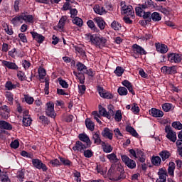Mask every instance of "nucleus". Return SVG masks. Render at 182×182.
Instances as JSON below:
<instances>
[{
	"instance_id": "nucleus-64",
	"label": "nucleus",
	"mask_w": 182,
	"mask_h": 182,
	"mask_svg": "<svg viewBox=\"0 0 182 182\" xmlns=\"http://www.w3.org/2000/svg\"><path fill=\"white\" fill-rule=\"evenodd\" d=\"M17 77L19 79V80H25V73L22 71H18L17 72Z\"/></svg>"
},
{
	"instance_id": "nucleus-8",
	"label": "nucleus",
	"mask_w": 182,
	"mask_h": 182,
	"mask_svg": "<svg viewBox=\"0 0 182 182\" xmlns=\"http://www.w3.org/2000/svg\"><path fill=\"white\" fill-rule=\"evenodd\" d=\"M165 132L166 133V137H167L170 141H172L173 143H176V141H177V134H176V132L171 129V127L166 126L165 127Z\"/></svg>"
},
{
	"instance_id": "nucleus-36",
	"label": "nucleus",
	"mask_w": 182,
	"mask_h": 182,
	"mask_svg": "<svg viewBox=\"0 0 182 182\" xmlns=\"http://www.w3.org/2000/svg\"><path fill=\"white\" fill-rule=\"evenodd\" d=\"M73 75L75 77H77V79H78L81 85H83V83H85V75L80 73H77L76 71H73Z\"/></svg>"
},
{
	"instance_id": "nucleus-56",
	"label": "nucleus",
	"mask_w": 182,
	"mask_h": 182,
	"mask_svg": "<svg viewBox=\"0 0 182 182\" xmlns=\"http://www.w3.org/2000/svg\"><path fill=\"white\" fill-rule=\"evenodd\" d=\"M92 116H93L95 120H96V122H97L99 123V124H102V121H100V119H99V118H100V114H99V113L97 111L92 112Z\"/></svg>"
},
{
	"instance_id": "nucleus-23",
	"label": "nucleus",
	"mask_w": 182,
	"mask_h": 182,
	"mask_svg": "<svg viewBox=\"0 0 182 182\" xmlns=\"http://www.w3.org/2000/svg\"><path fill=\"white\" fill-rule=\"evenodd\" d=\"M93 10L95 12V14H97V15H105L107 14V11L103 8V6L96 4L93 7Z\"/></svg>"
},
{
	"instance_id": "nucleus-11",
	"label": "nucleus",
	"mask_w": 182,
	"mask_h": 182,
	"mask_svg": "<svg viewBox=\"0 0 182 182\" xmlns=\"http://www.w3.org/2000/svg\"><path fill=\"white\" fill-rule=\"evenodd\" d=\"M161 72L167 75H176V73H177V66H163L161 68Z\"/></svg>"
},
{
	"instance_id": "nucleus-38",
	"label": "nucleus",
	"mask_w": 182,
	"mask_h": 182,
	"mask_svg": "<svg viewBox=\"0 0 182 182\" xmlns=\"http://www.w3.org/2000/svg\"><path fill=\"white\" fill-rule=\"evenodd\" d=\"M150 19H152L154 22H160L161 21V15L158 12H154L151 14Z\"/></svg>"
},
{
	"instance_id": "nucleus-16",
	"label": "nucleus",
	"mask_w": 182,
	"mask_h": 182,
	"mask_svg": "<svg viewBox=\"0 0 182 182\" xmlns=\"http://www.w3.org/2000/svg\"><path fill=\"white\" fill-rule=\"evenodd\" d=\"M78 139L80 141H83L87 145V147H90L92 146V141H90V138L87 134L82 133L78 135Z\"/></svg>"
},
{
	"instance_id": "nucleus-12",
	"label": "nucleus",
	"mask_w": 182,
	"mask_h": 182,
	"mask_svg": "<svg viewBox=\"0 0 182 182\" xmlns=\"http://www.w3.org/2000/svg\"><path fill=\"white\" fill-rule=\"evenodd\" d=\"M158 176L159 177V181H158V182H166L167 177H168L167 169H166L165 168H159L158 171Z\"/></svg>"
},
{
	"instance_id": "nucleus-10",
	"label": "nucleus",
	"mask_w": 182,
	"mask_h": 182,
	"mask_svg": "<svg viewBox=\"0 0 182 182\" xmlns=\"http://www.w3.org/2000/svg\"><path fill=\"white\" fill-rule=\"evenodd\" d=\"M32 164L33 167L38 168V170H42V171H48V166L42 161L38 159H32Z\"/></svg>"
},
{
	"instance_id": "nucleus-9",
	"label": "nucleus",
	"mask_w": 182,
	"mask_h": 182,
	"mask_svg": "<svg viewBox=\"0 0 182 182\" xmlns=\"http://www.w3.org/2000/svg\"><path fill=\"white\" fill-rule=\"evenodd\" d=\"M121 159L128 168H131V170L136 168V161L134 160L129 159L127 155H122Z\"/></svg>"
},
{
	"instance_id": "nucleus-13",
	"label": "nucleus",
	"mask_w": 182,
	"mask_h": 182,
	"mask_svg": "<svg viewBox=\"0 0 182 182\" xmlns=\"http://www.w3.org/2000/svg\"><path fill=\"white\" fill-rule=\"evenodd\" d=\"M90 146H87V145H85L82 141H77L74 146L73 147V150L74 151H80V153H83L86 149H89Z\"/></svg>"
},
{
	"instance_id": "nucleus-49",
	"label": "nucleus",
	"mask_w": 182,
	"mask_h": 182,
	"mask_svg": "<svg viewBox=\"0 0 182 182\" xmlns=\"http://www.w3.org/2000/svg\"><path fill=\"white\" fill-rule=\"evenodd\" d=\"M123 119V115H122V111L117 110L114 114V120L116 122H122Z\"/></svg>"
},
{
	"instance_id": "nucleus-40",
	"label": "nucleus",
	"mask_w": 182,
	"mask_h": 182,
	"mask_svg": "<svg viewBox=\"0 0 182 182\" xmlns=\"http://www.w3.org/2000/svg\"><path fill=\"white\" fill-rule=\"evenodd\" d=\"M24 100L27 105H33V102H35V99H33V97H31L28 94H24Z\"/></svg>"
},
{
	"instance_id": "nucleus-4",
	"label": "nucleus",
	"mask_w": 182,
	"mask_h": 182,
	"mask_svg": "<svg viewBox=\"0 0 182 182\" xmlns=\"http://www.w3.org/2000/svg\"><path fill=\"white\" fill-rule=\"evenodd\" d=\"M120 5L121 14L127 15V16H130V18H134V10H133V6L131 5H126L125 1H122Z\"/></svg>"
},
{
	"instance_id": "nucleus-14",
	"label": "nucleus",
	"mask_w": 182,
	"mask_h": 182,
	"mask_svg": "<svg viewBox=\"0 0 182 182\" xmlns=\"http://www.w3.org/2000/svg\"><path fill=\"white\" fill-rule=\"evenodd\" d=\"M97 92L101 97H103V99H112L113 95L112 93L107 92L103 89L102 87H97Z\"/></svg>"
},
{
	"instance_id": "nucleus-18",
	"label": "nucleus",
	"mask_w": 182,
	"mask_h": 182,
	"mask_svg": "<svg viewBox=\"0 0 182 182\" xmlns=\"http://www.w3.org/2000/svg\"><path fill=\"white\" fill-rule=\"evenodd\" d=\"M1 129H4L5 130H12V125L5 121H0V134H4L5 130Z\"/></svg>"
},
{
	"instance_id": "nucleus-41",
	"label": "nucleus",
	"mask_w": 182,
	"mask_h": 182,
	"mask_svg": "<svg viewBox=\"0 0 182 182\" xmlns=\"http://www.w3.org/2000/svg\"><path fill=\"white\" fill-rule=\"evenodd\" d=\"M87 25L88 28H90L92 31H94V32H99V28L96 27V25H95V22H93V21L89 20L87 22Z\"/></svg>"
},
{
	"instance_id": "nucleus-1",
	"label": "nucleus",
	"mask_w": 182,
	"mask_h": 182,
	"mask_svg": "<svg viewBox=\"0 0 182 182\" xmlns=\"http://www.w3.org/2000/svg\"><path fill=\"white\" fill-rule=\"evenodd\" d=\"M88 38L92 45H95L97 48H100V49L105 48L107 43V40L99 34H89Z\"/></svg>"
},
{
	"instance_id": "nucleus-17",
	"label": "nucleus",
	"mask_w": 182,
	"mask_h": 182,
	"mask_svg": "<svg viewBox=\"0 0 182 182\" xmlns=\"http://www.w3.org/2000/svg\"><path fill=\"white\" fill-rule=\"evenodd\" d=\"M99 112L101 116H104V117H107V119H110L112 116L114 114V112H113L112 109H110L107 112L106 109H105L104 107H100Z\"/></svg>"
},
{
	"instance_id": "nucleus-47",
	"label": "nucleus",
	"mask_w": 182,
	"mask_h": 182,
	"mask_svg": "<svg viewBox=\"0 0 182 182\" xmlns=\"http://www.w3.org/2000/svg\"><path fill=\"white\" fill-rule=\"evenodd\" d=\"M5 87L7 90H13V89H16V85L13 84L11 81H7L6 82Z\"/></svg>"
},
{
	"instance_id": "nucleus-30",
	"label": "nucleus",
	"mask_w": 182,
	"mask_h": 182,
	"mask_svg": "<svg viewBox=\"0 0 182 182\" xmlns=\"http://www.w3.org/2000/svg\"><path fill=\"white\" fill-rule=\"evenodd\" d=\"M101 144L104 153H112L113 151V147L109 144L102 141Z\"/></svg>"
},
{
	"instance_id": "nucleus-45",
	"label": "nucleus",
	"mask_w": 182,
	"mask_h": 182,
	"mask_svg": "<svg viewBox=\"0 0 182 182\" xmlns=\"http://www.w3.org/2000/svg\"><path fill=\"white\" fill-rule=\"evenodd\" d=\"M73 23H74V25H76L77 26H79L80 28L83 26V20H82V18L79 17H75L73 20Z\"/></svg>"
},
{
	"instance_id": "nucleus-59",
	"label": "nucleus",
	"mask_w": 182,
	"mask_h": 182,
	"mask_svg": "<svg viewBox=\"0 0 182 182\" xmlns=\"http://www.w3.org/2000/svg\"><path fill=\"white\" fill-rule=\"evenodd\" d=\"M172 127L177 129L178 130L182 129V124L180 122H174L172 123Z\"/></svg>"
},
{
	"instance_id": "nucleus-37",
	"label": "nucleus",
	"mask_w": 182,
	"mask_h": 182,
	"mask_svg": "<svg viewBox=\"0 0 182 182\" xmlns=\"http://www.w3.org/2000/svg\"><path fill=\"white\" fill-rule=\"evenodd\" d=\"M126 132H127V133L131 134V135L133 136V137H139V134L137 133L136 129H134V128H133L132 127L127 126Z\"/></svg>"
},
{
	"instance_id": "nucleus-31",
	"label": "nucleus",
	"mask_w": 182,
	"mask_h": 182,
	"mask_svg": "<svg viewBox=\"0 0 182 182\" xmlns=\"http://www.w3.org/2000/svg\"><path fill=\"white\" fill-rule=\"evenodd\" d=\"M135 159H137L140 163H144L146 161V158L144 157V152L141 150H136V156Z\"/></svg>"
},
{
	"instance_id": "nucleus-32",
	"label": "nucleus",
	"mask_w": 182,
	"mask_h": 182,
	"mask_svg": "<svg viewBox=\"0 0 182 182\" xmlns=\"http://www.w3.org/2000/svg\"><path fill=\"white\" fill-rule=\"evenodd\" d=\"M159 156L162 159V161H166L167 159H170L171 154H170V151L167 150H163L159 153Z\"/></svg>"
},
{
	"instance_id": "nucleus-25",
	"label": "nucleus",
	"mask_w": 182,
	"mask_h": 182,
	"mask_svg": "<svg viewBox=\"0 0 182 182\" xmlns=\"http://www.w3.org/2000/svg\"><path fill=\"white\" fill-rule=\"evenodd\" d=\"M150 114L153 117H163L164 116V112H163V111L156 108H152L150 110Z\"/></svg>"
},
{
	"instance_id": "nucleus-44",
	"label": "nucleus",
	"mask_w": 182,
	"mask_h": 182,
	"mask_svg": "<svg viewBox=\"0 0 182 182\" xmlns=\"http://www.w3.org/2000/svg\"><path fill=\"white\" fill-rule=\"evenodd\" d=\"M23 124L26 127L31 126L32 124V118L31 117H23Z\"/></svg>"
},
{
	"instance_id": "nucleus-51",
	"label": "nucleus",
	"mask_w": 182,
	"mask_h": 182,
	"mask_svg": "<svg viewBox=\"0 0 182 182\" xmlns=\"http://www.w3.org/2000/svg\"><path fill=\"white\" fill-rule=\"evenodd\" d=\"M82 153H84V156L87 159H90V157H93V151L90 149H85Z\"/></svg>"
},
{
	"instance_id": "nucleus-42",
	"label": "nucleus",
	"mask_w": 182,
	"mask_h": 182,
	"mask_svg": "<svg viewBox=\"0 0 182 182\" xmlns=\"http://www.w3.org/2000/svg\"><path fill=\"white\" fill-rule=\"evenodd\" d=\"M162 109L164 112H170V110H173L174 109V107L173 106V104L171 103H164L162 105Z\"/></svg>"
},
{
	"instance_id": "nucleus-43",
	"label": "nucleus",
	"mask_w": 182,
	"mask_h": 182,
	"mask_svg": "<svg viewBox=\"0 0 182 182\" xmlns=\"http://www.w3.org/2000/svg\"><path fill=\"white\" fill-rule=\"evenodd\" d=\"M111 28H112L114 31H120V29H122V24L118 21H114L111 23Z\"/></svg>"
},
{
	"instance_id": "nucleus-21",
	"label": "nucleus",
	"mask_w": 182,
	"mask_h": 182,
	"mask_svg": "<svg viewBox=\"0 0 182 182\" xmlns=\"http://www.w3.org/2000/svg\"><path fill=\"white\" fill-rule=\"evenodd\" d=\"M102 137L105 139H109V140H113V132L110 129L106 127L102 132Z\"/></svg>"
},
{
	"instance_id": "nucleus-58",
	"label": "nucleus",
	"mask_w": 182,
	"mask_h": 182,
	"mask_svg": "<svg viewBox=\"0 0 182 182\" xmlns=\"http://www.w3.org/2000/svg\"><path fill=\"white\" fill-rule=\"evenodd\" d=\"M39 120L41 123H44V124H49V123H50V121H49L48 117H45L44 115L40 116Z\"/></svg>"
},
{
	"instance_id": "nucleus-24",
	"label": "nucleus",
	"mask_w": 182,
	"mask_h": 182,
	"mask_svg": "<svg viewBox=\"0 0 182 182\" xmlns=\"http://www.w3.org/2000/svg\"><path fill=\"white\" fill-rule=\"evenodd\" d=\"M94 21L97 23L98 28L101 29V31H103V29L106 28V22H105V20H103V18L101 17H95Z\"/></svg>"
},
{
	"instance_id": "nucleus-62",
	"label": "nucleus",
	"mask_w": 182,
	"mask_h": 182,
	"mask_svg": "<svg viewBox=\"0 0 182 182\" xmlns=\"http://www.w3.org/2000/svg\"><path fill=\"white\" fill-rule=\"evenodd\" d=\"M50 164L53 166V167H58V166H60V161L58 159H53L50 161Z\"/></svg>"
},
{
	"instance_id": "nucleus-50",
	"label": "nucleus",
	"mask_w": 182,
	"mask_h": 182,
	"mask_svg": "<svg viewBox=\"0 0 182 182\" xmlns=\"http://www.w3.org/2000/svg\"><path fill=\"white\" fill-rule=\"evenodd\" d=\"M38 72L40 79H43V77L46 76V70L43 68L40 67L38 70Z\"/></svg>"
},
{
	"instance_id": "nucleus-29",
	"label": "nucleus",
	"mask_w": 182,
	"mask_h": 182,
	"mask_svg": "<svg viewBox=\"0 0 182 182\" xmlns=\"http://www.w3.org/2000/svg\"><path fill=\"white\" fill-rule=\"evenodd\" d=\"M77 70L81 72V73H87V67L85 64L77 62L76 64Z\"/></svg>"
},
{
	"instance_id": "nucleus-60",
	"label": "nucleus",
	"mask_w": 182,
	"mask_h": 182,
	"mask_svg": "<svg viewBox=\"0 0 182 182\" xmlns=\"http://www.w3.org/2000/svg\"><path fill=\"white\" fill-rule=\"evenodd\" d=\"M60 161L64 166H71L72 161H70L69 159H66L65 158L60 157Z\"/></svg>"
},
{
	"instance_id": "nucleus-61",
	"label": "nucleus",
	"mask_w": 182,
	"mask_h": 182,
	"mask_svg": "<svg viewBox=\"0 0 182 182\" xmlns=\"http://www.w3.org/2000/svg\"><path fill=\"white\" fill-rule=\"evenodd\" d=\"M58 82L64 89H68V87H69V84H68V82L64 80H58Z\"/></svg>"
},
{
	"instance_id": "nucleus-20",
	"label": "nucleus",
	"mask_w": 182,
	"mask_h": 182,
	"mask_svg": "<svg viewBox=\"0 0 182 182\" xmlns=\"http://www.w3.org/2000/svg\"><path fill=\"white\" fill-rule=\"evenodd\" d=\"M66 21H68V17L66 16H63L60 19L58 24L57 25L56 28L60 32H63V29L65 28V25H66Z\"/></svg>"
},
{
	"instance_id": "nucleus-34",
	"label": "nucleus",
	"mask_w": 182,
	"mask_h": 182,
	"mask_svg": "<svg viewBox=\"0 0 182 182\" xmlns=\"http://www.w3.org/2000/svg\"><path fill=\"white\" fill-rule=\"evenodd\" d=\"M5 97L6 98V100H8L9 105H14V94L9 91H7L5 92Z\"/></svg>"
},
{
	"instance_id": "nucleus-28",
	"label": "nucleus",
	"mask_w": 182,
	"mask_h": 182,
	"mask_svg": "<svg viewBox=\"0 0 182 182\" xmlns=\"http://www.w3.org/2000/svg\"><path fill=\"white\" fill-rule=\"evenodd\" d=\"M92 140L94 141L95 144H100L102 142V139H100V132H92Z\"/></svg>"
},
{
	"instance_id": "nucleus-35",
	"label": "nucleus",
	"mask_w": 182,
	"mask_h": 182,
	"mask_svg": "<svg viewBox=\"0 0 182 182\" xmlns=\"http://www.w3.org/2000/svg\"><path fill=\"white\" fill-rule=\"evenodd\" d=\"M107 159L109 160L110 163H114V164H116V163L119 161V159H117V155H116V154L114 153L107 155Z\"/></svg>"
},
{
	"instance_id": "nucleus-55",
	"label": "nucleus",
	"mask_w": 182,
	"mask_h": 182,
	"mask_svg": "<svg viewBox=\"0 0 182 182\" xmlns=\"http://www.w3.org/2000/svg\"><path fill=\"white\" fill-rule=\"evenodd\" d=\"M86 92V85H78V93L81 95H85Z\"/></svg>"
},
{
	"instance_id": "nucleus-57",
	"label": "nucleus",
	"mask_w": 182,
	"mask_h": 182,
	"mask_svg": "<svg viewBox=\"0 0 182 182\" xmlns=\"http://www.w3.org/2000/svg\"><path fill=\"white\" fill-rule=\"evenodd\" d=\"M73 176L75 177V181L77 182H81L82 181V178H80L81 175H80V172L77 171H75L73 173Z\"/></svg>"
},
{
	"instance_id": "nucleus-48",
	"label": "nucleus",
	"mask_w": 182,
	"mask_h": 182,
	"mask_svg": "<svg viewBox=\"0 0 182 182\" xmlns=\"http://www.w3.org/2000/svg\"><path fill=\"white\" fill-rule=\"evenodd\" d=\"M131 110L132 113H134V114H137L140 112V107H139V105H137V104H132Z\"/></svg>"
},
{
	"instance_id": "nucleus-26",
	"label": "nucleus",
	"mask_w": 182,
	"mask_h": 182,
	"mask_svg": "<svg viewBox=\"0 0 182 182\" xmlns=\"http://www.w3.org/2000/svg\"><path fill=\"white\" fill-rule=\"evenodd\" d=\"M122 85L123 86H124L125 87H127V89H128L129 92L130 93H132V95H133V96H134V95H136V92H134V90H133V85H132V82H129L127 80H125L124 81H122Z\"/></svg>"
},
{
	"instance_id": "nucleus-5",
	"label": "nucleus",
	"mask_w": 182,
	"mask_h": 182,
	"mask_svg": "<svg viewBox=\"0 0 182 182\" xmlns=\"http://www.w3.org/2000/svg\"><path fill=\"white\" fill-rule=\"evenodd\" d=\"M46 114L52 119H55V117H56V113H55V104L53 102H48L46 103Z\"/></svg>"
},
{
	"instance_id": "nucleus-6",
	"label": "nucleus",
	"mask_w": 182,
	"mask_h": 182,
	"mask_svg": "<svg viewBox=\"0 0 182 182\" xmlns=\"http://www.w3.org/2000/svg\"><path fill=\"white\" fill-rule=\"evenodd\" d=\"M168 60L170 63L178 64L182 60V55L177 53H171L168 54Z\"/></svg>"
},
{
	"instance_id": "nucleus-27",
	"label": "nucleus",
	"mask_w": 182,
	"mask_h": 182,
	"mask_svg": "<svg viewBox=\"0 0 182 182\" xmlns=\"http://www.w3.org/2000/svg\"><path fill=\"white\" fill-rule=\"evenodd\" d=\"M176 170V164L174 162H169L167 168V173L171 177H174V171Z\"/></svg>"
},
{
	"instance_id": "nucleus-52",
	"label": "nucleus",
	"mask_w": 182,
	"mask_h": 182,
	"mask_svg": "<svg viewBox=\"0 0 182 182\" xmlns=\"http://www.w3.org/2000/svg\"><path fill=\"white\" fill-rule=\"evenodd\" d=\"M114 73H115V75H117V76H122V75H123V73H124V69H123L120 66H118V67H117Z\"/></svg>"
},
{
	"instance_id": "nucleus-15",
	"label": "nucleus",
	"mask_w": 182,
	"mask_h": 182,
	"mask_svg": "<svg viewBox=\"0 0 182 182\" xmlns=\"http://www.w3.org/2000/svg\"><path fill=\"white\" fill-rule=\"evenodd\" d=\"M2 66H6L7 69H11V70H18L19 69V67H18V65L14 62L11 61H6L5 60H2Z\"/></svg>"
},
{
	"instance_id": "nucleus-19",
	"label": "nucleus",
	"mask_w": 182,
	"mask_h": 182,
	"mask_svg": "<svg viewBox=\"0 0 182 182\" xmlns=\"http://www.w3.org/2000/svg\"><path fill=\"white\" fill-rule=\"evenodd\" d=\"M155 46L157 52L159 53H167V52H168V47L165 44L156 43Z\"/></svg>"
},
{
	"instance_id": "nucleus-46",
	"label": "nucleus",
	"mask_w": 182,
	"mask_h": 182,
	"mask_svg": "<svg viewBox=\"0 0 182 182\" xmlns=\"http://www.w3.org/2000/svg\"><path fill=\"white\" fill-rule=\"evenodd\" d=\"M119 96H127L128 92L127 88L124 87H119L117 90Z\"/></svg>"
},
{
	"instance_id": "nucleus-39",
	"label": "nucleus",
	"mask_w": 182,
	"mask_h": 182,
	"mask_svg": "<svg viewBox=\"0 0 182 182\" xmlns=\"http://www.w3.org/2000/svg\"><path fill=\"white\" fill-rule=\"evenodd\" d=\"M151 163L154 166L159 167L161 164V158L159 156H153L151 159Z\"/></svg>"
},
{
	"instance_id": "nucleus-3",
	"label": "nucleus",
	"mask_w": 182,
	"mask_h": 182,
	"mask_svg": "<svg viewBox=\"0 0 182 182\" xmlns=\"http://www.w3.org/2000/svg\"><path fill=\"white\" fill-rule=\"evenodd\" d=\"M122 171H123V167L120 164H112L110 169L108 171L109 173H112V180H114V181L121 180L122 177L120 175Z\"/></svg>"
},
{
	"instance_id": "nucleus-33",
	"label": "nucleus",
	"mask_w": 182,
	"mask_h": 182,
	"mask_svg": "<svg viewBox=\"0 0 182 182\" xmlns=\"http://www.w3.org/2000/svg\"><path fill=\"white\" fill-rule=\"evenodd\" d=\"M85 125L88 130H90L91 132H93V130H95V123L93 122V121H92L91 119L87 118L85 119Z\"/></svg>"
},
{
	"instance_id": "nucleus-54",
	"label": "nucleus",
	"mask_w": 182,
	"mask_h": 182,
	"mask_svg": "<svg viewBox=\"0 0 182 182\" xmlns=\"http://www.w3.org/2000/svg\"><path fill=\"white\" fill-rule=\"evenodd\" d=\"M158 11L164 15H168V14H170V10L166 7H163L162 6L158 8Z\"/></svg>"
},
{
	"instance_id": "nucleus-7",
	"label": "nucleus",
	"mask_w": 182,
	"mask_h": 182,
	"mask_svg": "<svg viewBox=\"0 0 182 182\" xmlns=\"http://www.w3.org/2000/svg\"><path fill=\"white\" fill-rule=\"evenodd\" d=\"M132 51L134 53L133 56L135 59H137L139 55H147V52L144 50V48L137 44H134L132 46Z\"/></svg>"
},
{
	"instance_id": "nucleus-63",
	"label": "nucleus",
	"mask_w": 182,
	"mask_h": 182,
	"mask_svg": "<svg viewBox=\"0 0 182 182\" xmlns=\"http://www.w3.org/2000/svg\"><path fill=\"white\" fill-rule=\"evenodd\" d=\"M0 181L1 182H11V179H9V177L7 176L6 174L1 175L0 176Z\"/></svg>"
},
{
	"instance_id": "nucleus-22",
	"label": "nucleus",
	"mask_w": 182,
	"mask_h": 182,
	"mask_svg": "<svg viewBox=\"0 0 182 182\" xmlns=\"http://www.w3.org/2000/svg\"><path fill=\"white\" fill-rule=\"evenodd\" d=\"M30 33L31 35H32L33 39H34V41H36L38 43H43V41H45V37L42 36V34H39L35 31H31Z\"/></svg>"
},
{
	"instance_id": "nucleus-53",
	"label": "nucleus",
	"mask_w": 182,
	"mask_h": 182,
	"mask_svg": "<svg viewBox=\"0 0 182 182\" xmlns=\"http://www.w3.org/2000/svg\"><path fill=\"white\" fill-rule=\"evenodd\" d=\"M18 38L23 43H28V38L26 37V35L23 33H20L18 34Z\"/></svg>"
},
{
	"instance_id": "nucleus-2",
	"label": "nucleus",
	"mask_w": 182,
	"mask_h": 182,
	"mask_svg": "<svg viewBox=\"0 0 182 182\" xmlns=\"http://www.w3.org/2000/svg\"><path fill=\"white\" fill-rule=\"evenodd\" d=\"M33 18L34 17L32 15L21 13L20 15H17L11 19V23L13 25H18V22L23 23V21L26 23H33Z\"/></svg>"
}]
</instances>
